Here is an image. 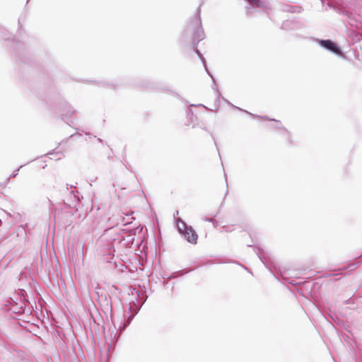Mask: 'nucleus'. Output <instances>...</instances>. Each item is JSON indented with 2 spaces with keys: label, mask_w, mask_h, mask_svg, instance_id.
<instances>
[{
  "label": "nucleus",
  "mask_w": 362,
  "mask_h": 362,
  "mask_svg": "<svg viewBox=\"0 0 362 362\" xmlns=\"http://www.w3.org/2000/svg\"><path fill=\"white\" fill-rule=\"evenodd\" d=\"M206 221H209V222L213 223L214 227L217 226L216 221V220L214 218H206Z\"/></svg>",
  "instance_id": "obj_15"
},
{
  "label": "nucleus",
  "mask_w": 362,
  "mask_h": 362,
  "mask_svg": "<svg viewBox=\"0 0 362 362\" xmlns=\"http://www.w3.org/2000/svg\"><path fill=\"white\" fill-rule=\"evenodd\" d=\"M125 217L118 214L116 215H113L112 218L109 219V221L111 222L112 225H118L119 223L122 224L123 228L120 229L123 233H129V237H131L129 242H132L134 240L133 235H135L138 230H142V228L139 229V227L131 226L132 223V221H125Z\"/></svg>",
  "instance_id": "obj_3"
},
{
  "label": "nucleus",
  "mask_w": 362,
  "mask_h": 362,
  "mask_svg": "<svg viewBox=\"0 0 362 362\" xmlns=\"http://www.w3.org/2000/svg\"><path fill=\"white\" fill-rule=\"evenodd\" d=\"M115 230L114 229L112 228H110V229H107L105 230V236H106L107 238L109 237L110 235L113 234L115 233Z\"/></svg>",
  "instance_id": "obj_14"
},
{
  "label": "nucleus",
  "mask_w": 362,
  "mask_h": 362,
  "mask_svg": "<svg viewBox=\"0 0 362 362\" xmlns=\"http://www.w3.org/2000/svg\"><path fill=\"white\" fill-rule=\"evenodd\" d=\"M349 24L351 26H355L356 28L362 29V22H353V21L351 20Z\"/></svg>",
  "instance_id": "obj_12"
},
{
  "label": "nucleus",
  "mask_w": 362,
  "mask_h": 362,
  "mask_svg": "<svg viewBox=\"0 0 362 362\" xmlns=\"http://www.w3.org/2000/svg\"><path fill=\"white\" fill-rule=\"evenodd\" d=\"M318 44L327 50L333 52L335 54L341 55V51L339 46L330 40H316Z\"/></svg>",
  "instance_id": "obj_6"
},
{
  "label": "nucleus",
  "mask_w": 362,
  "mask_h": 362,
  "mask_svg": "<svg viewBox=\"0 0 362 362\" xmlns=\"http://www.w3.org/2000/svg\"><path fill=\"white\" fill-rule=\"evenodd\" d=\"M124 236H121L120 235H117V236L113 239H107L108 241H110L112 242L113 244L115 243V242H118V243H121L122 239H124Z\"/></svg>",
  "instance_id": "obj_11"
},
{
  "label": "nucleus",
  "mask_w": 362,
  "mask_h": 362,
  "mask_svg": "<svg viewBox=\"0 0 362 362\" xmlns=\"http://www.w3.org/2000/svg\"><path fill=\"white\" fill-rule=\"evenodd\" d=\"M362 38V34L360 35V38L359 39H361Z\"/></svg>",
  "instance_id": "obj_24"
},
{
  "label": "nucleus",
  "mask_w": 362,
  "mask_h": 362,
  "mask_svg": "<svg viewBox=\"0 0 362 362\" xmlns=\"http://www.w3.org/2000/svg\"><path fill=\"white\" fill-rule=\"evenodd\" d=\"M257 255L262 261V262L272 272L270 267L268 266V263L266 258L263 256L259 250H258Z\"/></svg>",
  "instance_id": "obj_9"
},
{
  "label": "nucleus",
  "mask_w": 362,
  "mask_h": 362,
  "mask_svg": "<svg viewBox=\"0 0 362 362\" xmlns=\"http://www.w3.org/2000/svg\"><path fill=\"white\" fill-rule=\"evenodd\" d=\"M52 159V158H54L55 160H58V159H60V157H57V156H54V158H51Z\"/></svg>",
  "instance_id": "obj_22"
},
{
  "label": "nucleus",
  "mask_w": 362,
  "mask_h": 362,
  "mask_svg": "<svg viewBox=\"0 0 362 362\" xmlns=\"http://www.w3.org/2000/svg\"><path fill=\"white\" fill-rule=\"evenodd\" d=\"M23 165H21L19 168H18L17 170H16L8 178H7V181H8L10 180L11 177H16L17 175H18V171L20 170L21 168H22Z\"/></svg>",
  "instance_id": "obj_13"
},
{
  "label": "nucleus",
  "mask_w": 362,
  "mask_h": 362,
  "mask_svg": "<svg viewBox=\"0 0 362 362\" xmlns=\"http://www.w3.org/2000/svg\"><path fill=\"white\" fill-rule=\"evenodd\" d=\"M185 33L188 35H192V47L194 49V52L198 55V57L202 60V62L204 66V69L208 73V74L211 76L214 81V89H216L218 96L219 95V92L217 90L216 85L215 83V79L212 76V75L210 74V72L208 71V69L206 67V61L204 57L202 56V53L197 49V44L201 40H204L205 37V34L202 28V21H201V16H200V8L199 7L191 19L190 22L187 24Z\"/></svg>",
  "instance_id": "obj_1"
},
{
  "label": "nucleus",
  "mask_w": 362,
  "mask_h": 362,
  "mask_svg": "<svg viewBox=\"0 0 362 362\" xmlns=\"http://www.w3.org/2000/svg\"><path fill=\"white\" fill-rule=\"evenodd\" d=\"M111 255H112V251H110L107 253V257H104V260L106 262H110L111 259V257H110Z\"/></svg>",
  "instance_id": "obj_16"
},
{
  "label": "nucleus",
  "mask_w": 362,
  "mask_h": 362,
  "mask_svg": "<svg viewBox=\"0 0 362 362\" xmlns=\"http://www.w3.org/2000/svg\"><path fill=\"white\" fill-rule=\"evenodd\" d=\"M61 192L67 197L66 201L69 202L68 204L69 206L75 205L80 200L79 193L73 185L69 187L66 185L65 187H63Z\"/></svg>",
  "instance_id": "obj_5"
},
{
  "label": "nucleus",
  "mask_w": 362,
  "mask_h": 362,
  "mask_svg": "<svg viewBox=\"0 0 362 362\" xmlns=\"http://www.w3.org/2000/svg\"><path fill=\"white\" fill-rule=\"evenodd\" d=\"M74 111L73 108L69 105H66L64 112L62 113V119H65L69 117H71L74 114Z\"/></svg>",
  "instance_id": "obj_8"
},
{
  "label": "nucleus",
  "mask_w": 362,
  "mask_h": 362,
  "mask_svg": "<svg viewBox=\"0 0 362 362\" xmlns=\"http://www.w3.org/2000/svg\"><path fill=\"white\" fill-rule=\"evenodd\" d=\"M223 229L224 230V231L226 232H231L233 230V228H232L230 226H223Z\"/></svg>",
  "instance_id": "obj_17"
},
{
  "label": "nucleus",
  "mask_w": 362,
  "mask_h": 362,
  "mask_svg": "<svg viewBox=\"0 0 362 362\" xmlns=\"http://www.w3.org/2000/svg\"><path fill=\"white\" fill-rule=\"evenodd\" d=\"M193 106H196L195 105H192L191 107H193ZM197 106H202L205 108H206L204 105H202V104H199V105H197Z\"/></svg>",
  "instance_id": "obj_21"
},
{
  "label": "nucleus",
  "mask_w": 362,
  "mask_h": 362,
  "mask_svg": "<svg viewBox=\"0 0 362 362\" xmlns=\"http://www.w3.org/2000/svg\"><path fill=\"white\" fill-rule=\"evenodd\" d=\"M112 321H114V320H113V317H112ZM113 323L115 324V322H113ZM114 326H115V329H117V327H116L115 325H114Z\"/></svg>",
  "instance_id": "obj_23"
},
{
  "label": "nucleus",
  "mask_w": 362,
  "mask_h": 362,
  "mask_svg": "<svg viewBox=\"0 0 362 362\" xmlns=\"http://www.w3.org/2000/svg\"><path fill=\"white\" fill-rule=\"evenodd\" d=\"M130 291H131V295L132 296V298L129 300V304H130L129 310H132L133 315H132V317H129V320L123 325V326L122 327H119L120 329L119 332H121L123 329H124L128 326V325L130 323V320L137 313V312L141 308L142 304L144 303V302H141L140 300H137V296L138 297L139 296V293L138 291H136V289H131ZM119 336H120V333H118L117 331H116V332L113 335H112V334H111L110 342L115 343V341H117V339H119Z\"/></svg>",
  "instance_id": "obj_2"
},
{
  "label": "nucleus",
  "mask_w": 362,
  "mask_h": 362,
  "mask_svg": "<svg viewBox=\"0 0 362 362\" xmlns=\"http://www.w3.org/2000/svg\"><path fill=\"white\" fill-rule=\"evenodd\" d=\"M346 303H354V300L351 298L346 301Z\"/></svg>",
  "instance_id": "obj_20"
},
{
  "label": "nucleus",
  "mask_w": 362,
  "mask_h": 362,
  "mask_svg": "<svg viewBox=\"0 0 362 362\" xmlns=\"http://www.w3.org/2000/svg\"><path fill=\"white\" fill-rule=\"evenodd\" d=\"M258 117H259V116H257ZM260 118L263 119H267V120H273V121H275L278 123L279 126L276 127V128H279L280 129L281 131H282V134L284 135H285V136L286 137L288 141L291 144V135H290V133L284 127H282L281 126H280L281 124V122L278 120H275V119H269L268 118L267 116H264V117H260Z\"/></svg>",
  "instance_id": "obj_7"
},
{
  "label": "nucleus",
  "mask_w": 362,
  "mask_h": 362,
  "mask_svg": "<svg viewBox=\"0 0 362 362\" xmlns=\"http://www.w3.org/2000/svg\"><path fill=\"white\" fill-rule=\"evenodd\" d=\"M354 264H349L347 267H343V268H341L339 270H340L341 272L344 271V270H346V269H351L352 270V269H354Z\"/></svg>",
  "instance_id": "obj_18"
},
{
  "label": "nucleus",
  "mask_w": 362,
  "mask_h": 362,
  "mask_svg": "<svg viewBox=\"0 0 362 362\" xmlns=\"http://www.w3.org/2000/svg\"><path fill=\"white\" fill-rule=\"evenodd\" d=\"M177 227L185 240L192 244L197 243L198 236L192 226H187L185 222L178 218L177 220Z\"/></svg>",
  "instance_id": "obj_4"
},
{
  "label": "nucleus",
  "mask_w": 362,
  "mask_h": 362,
  "mask_svg": "<svg viewBox=\"0 0 362 362\" xmlns=\"http://www.w3.org/2000/svg\"><path fill=\"white\" fill-rule=\"evenodd\" d=\"M246 8H247V14L252 13V8L250 6H247Z\"/></svg>",
  "instance_id": "obj_19"
},
{
  "label": "nucleus",
  "mask_w": 362,
  "mask_h": 362,
  "mask_svg": "<svg viewBox=\"0 0 362 362\" xmlns=\"http://www.w3.org/2000/svg\"><path fill=\"white\" fill-rule=\"evenodd\" d=\"M293 23L291 21H285L283 22L281 28L285 30L291 29L293 28V26L292 25Z\"/></svg>",
  "instance_id": "obj_10"
}]
</instances>
